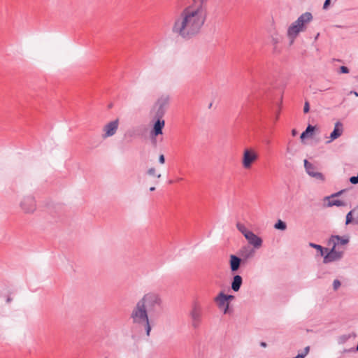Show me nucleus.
<instances>
[{
    "label": "nucleus",
    "instance_id": "f257e3e1",
    "mask_svg": "<svg viewBox=\"0 0 358 358\" xmlns=\"http://www.w3.org/2000/svg\"><path fill=\"white\" fill-rule=\"evenodd\" d=\"M206 11L202 8H185L175 19L172 32L183 38L196 35L203 26Z\"/></svg>",
    "mask_w": 358,
    "mask_h": 358
},
{
    "label": "nucleus",
    "instance_id": "f03ea898",
    "mask_svg": "<svg viewBox=\"0 0 358 358\" xmlns=\"http://www.w3.org/2000/svg\"><path fill=\"white\" fill-rule=\"evenodd\" d=\"M162 299L156 292H148L136 303L130 317L134 324L143 327L148 336H150L152 327L148 313L155 314L162 308Z\"/></svg>",
    "mask_w": 358,
    "mask_h": 358
},
{
    "label": "nucleus",
    "instance_id": "7ed1b4c3",
    "mask_svg": "<svg viewBox=\"0 0 358 358\" xmlns=\"http://www.w3.org/2000/svg\"><path fill=\"white\" fill-rule=\"evenodd\" d=\"M313 20V15L310 12H306L301 15L298 19L292 23L287 31V36L292 45L300 32L304 31L306 25Z\"/></svg>",
    "mask_w": 358,
    "mask_h": 358
},
{
    "label": "nucleus",
    "instance_id": "20e7f679",
    "mask_svg": "<svg viewBox=\"0 0 358 358\" xmlns=\"http://www.w3.org/2000/svg\"><path fill=\"white\" fill-rule=\"evenodd\" d=\"M259 158L258 153L252 148H245L243 150L241 160L242 166L245 169H250L252 164L257 162Z\"/></svg>",
    "mask_w": 358,
    "mask_h": 358
},
{
    "label": "nucleus",
    "instance_id": "39448f33",
    "mask_svg": "<svg viewBox=\"0 0 358 358\" xmlns=\"http://www.w3.org/2000/svg\"><path fill=\"white\" fill-rule=\"evenodd\" d=\"M192 321V326L196 329L199 327L201 322L202 309L201 306L197 303H194L189 313Z\"/></svg>",
    "mask_w": 358,
    "mask_h": 358
},
{
    "label": "nucleus",
    "instance_id": "423d86ee",
    "mask_svg": "<svg viewBox=\"0 0 358 358\" xmlns=\"http://www.w3.org/2000/svg\"><path fill=\"white\" fill-rule=\"evenodd\" d=\"M20 206L22 210L27 214L33 213L36 208V201L32 196H24L20 203Z\"/></svg>",
    "mask_w": 358,
    "mask_h": 358
},
{
    "label": "nucleus",
    "instance_id": "0eeeda50",
    "mask_svg": "<svg viewBox=\"0 0 358 358\" xmlns=\"http://www.w3.org/2000/svg\"><path fill=\"white\" fill-rule=\"evenodd\" d=\"M343 255L344 251L338 250L336 247L333 245L332 248L324 257L323 262L324 264H329L333 262L339 261L343 258Z\"/></svg>",
    "mask_w": 358,
    "mask_h": 358
},
{
    "label": "nucleus",
    "instance_id": "6e6552de",
    "mask_svg": "<svg viewBox=\"0 0 358 358\" xmlns=\"http://www.w3.org/2000/svg\"><path fill=\"white\" fill-rule=\"evenodd\" d=\"M119 126V120L116 119L107 123L103 127L102 138L106 139L115 134Z\"/></svg>",
    "mask_w": 358,
    "mask_h": 358
},
{
    "label": "nucleus",
    "instance_id": "1a4fd4ad",
    "mask_svg": "<svg viewBox=\"0 0 358 358\" xmlns=\"http://www.w3.org/2000/svg\"><path fill=\"white\" fill-rule=\"evenodd\" d=\"M304 166L306 171V173L311 177L315 178L317 180H320L323 181L324 180V177L322 173L318 172L317 169L314 166L313 164L308 162L307 159L304 160Z\"/></svg>",
    "mask_w": 358,
    "mask_h": 358
},
{
    "label": "nucleus",
    "instance_id": "9d476101",
    "mask_svg": "<svg viewBox=\"0 0 358 358\" xmlns=\"http://www.w3.org/2000/svg\"><path fill=\"white\" fill-rule=\"evenodd\" d=\"M215 301L220 309L223 310L224 314L227 313L229 308V302L226 299V294L220 292L215 298Z\"/></svg>",
    "mask_w": 358,
    "mask_h": 358
},
{
    "label": "nucleus",
    "instance_id": "9b49d317",
    "mask_svg": "<svg viewBox=\"0 0 358 358\" xmlns=\"http://www.w3.org/2000/svg\"><path fill=\"white\" fill-rule=\"evenodd\" d=\"M169 102L170 96L167 94H164L159 97L156 102V106L158 108V113L163 115L166 108L169 106Z\"/></svg>",
    "mask_w": 358,
    "mask_h": 358
},
{
    "label": "nucleus",
    "instance_id": "f8f14e48",
    "mask_svg": "<svg viewBox=\"0 0 358 358\" xmlns=\"http://www.w3.org/2000/svg\"><path fill=\"white\" fill-rule=\"evenodd\" d=\"M248 243L256 248H259L262 245V240L260 237L257 236L252 231H250L244 236Z\"/></svg>",
    "mask_w": 358,
    "mask_h": 358
},
{
    "label": "nucleus",
    "instance_id": "ddd939ff",
    "mask_svg": "<svg viewBox=\"0 0 358 358\" xmlns=\"http://www.w3.org/2000/svg\"><path fill=\"white\" fill-rule=\"evenodd\" d=\"M349 236H340L338 235L336 236H331L329 240V243L332 244L335 247H337L338 245H347L349 243Z\"/></svg>",
    "mask_w": 358,
    "mask_h": 358
},
{
    "label": "nucleus",
    "instance_id": "4468645a",
    "mask_svg": "<svg viewBox=\"0 0 358 358\" xmlns=\"http://www.w3.org/2000/svg\"><path fill=\"white\" fill-rule=\"evenodd\" d=\"M343 124L340 122H337L335 124L334 129L331 132L329 136V140L327 141V143H331V141H334L335 139L339 138L342 134H343Z\"/></svg>",
    "mask_w": 358,
    "mask_h": 358
},
{
    "label": "nucleus",
    "instance_id": "2eb2a0df",
    "mask_svg": "<svg viewBox=\"0 0 358 358\" xmlns=\"http://www.w3.org/2000/svg\"><path fill=\"white\" fill-rule=\"evenodd\" d=\"M165 125V121L164 120L158 119L154 124L153 129L151 131V134L153 136H157L158 135L162 134V129Z\"/></svg>",
    "mask_w": 358,
    "mask_h": 358
},
{
    "label": "nucleus",
    "instance_id": "dca6fc26",
    "mask_svg": "<svg viewBox=\"0 0 358 358\" xmlns=\"http://www.w3.org/2000/svg\"><path fill=\"white\" fill-rule=\"evenodd\" d=\"M229 257L230 268L232 272H235L239 268L241 259L234 255H231Z\"/></svg>",
    "mask_w": 358,
    "mask_h": 358
},
{
    "label": "nucleus",
    "instance_id": "f3484780",
    "mask_svg": "<svg viewBox=\"0 0 358 358\" xmlns=\"http://www.w3.org/2000/svg\"><path fill=\"white\" fill-rule=\"evenodd\" d=\"M192 4L188 8H202L203 10L206 11V5L208 0H192Z\"/></svg>",
    "mask_w": 358,
    "mask_h": 358
},
{
    "label": "nucleus",
    "instance_id": "a211bd4d",
    "mask_svg": "<svg viewBox=\"0 0 358 358\" xmlns=\"http://www.w3.org/2000/svg\"><path fill=\"white\" fill-rule=\"evenodd\" d=\"M242 278L241 275H236L234 277L233 281L231 283V289L234 292H238L240 289V287L242 285Z\"/></svg>",
    "mask_w": 358,
    "mask_h": 358
},
{
    "label": "nucleus",
    "instance_id": "6ab92c4d",
    "mask_svg": "<svg viewBox=\"0 0 358 358\" xmlns=\"http://www.w3.org/2000/svg\"><path fill=\"white\" fill-rule=\"evenodd\" d=\"M315 130V127L308 125L306 129L301 134V139L303 140L308 136H311Z\"/></svg>",
    "mask_w": 358,
    "mask_h": 358
},
{
    "label": "nucleus",
    "instance_id": "aec40b11",
    "mask_svg": "<svg viewBox=\"0 0 358 358\" xmlns=\"http://www.w3.org/2000/svg\"><path fill=\"white\" fill-rule=\"evenodd\" d=\"M271 40L272 45L275 49L277 48L278 44L281 42L282 37L278 33H274L271 36Z\"/></svg>",
    "mask_w": 358,
    "mask_h": 358
},
{
    "label": "nucleus",
    "instance_id": "412c9836",
    "mask_svg": "<svg viewBox=\"0 0 358 358\" xmlns=\"http://www.w3.org/2000/svg\"><path fill=\"white\" fill-rule=\"evenodd\" d=\"M274 228L275 229L285 231L287 229V224L285 222L281 220H278L277 222L274 224Z\"/></svg>",
    "mask_w": 358,
    "mask_h": 358
},
{
    "label": "nucleus",
    "instance_id": "4be33fe9",
    "mask_svg": "<svg viewBox=\"0 0 358 358\" xmlns=\"http://www.w3.org/2000/svg\"><path fill=\"white\" fill-rule=\"evenodd\" d=\"M147 174L150 176L156 177L157 178L159 179L162 177L161 173H157V170L155 167H150L147 171Z\"/></svg>",
    "mask_w": 358,
    "mask_h": 358
},
{
    "label": "nucleus",
    "instance_id": "5701e85b",
    "mask_svg": "<svg viewBox=\"0 0 358 358\" xmlns=\"http://www.w3.org/2000/svg\"><path fill=\"white\" fill-rule=\"evenodd\" d=\"M345 206V203L338 199H333L329 201L328 206Z\"/></svg>",
    "mask_w": 358,
    "mask_h": 358
},
{
    "label": "nucleus",
    "instance_id": "b1692460",
    "mask_svg": "<svg viewBox=\"0 0 358 358\" xmlns=\"http://www.w3.org/2000/svg\"><path fill=\"white\" fill-rule=\"evenodd\" d=\"M236 228L238 229V230L245 236V234H247L248 232L250 231V230H248L244 224L240 223V222H238L236 224Z\"/></svg>",
    "mask_w": 358,
    "mask_h": 358
},
{
    "label": "nucleus",
    "instance_id": "393cba45",
    "mask_svg": "<svg viewBox=\"0 0 358 358\" xmlns=\"http://www.w3.org/2000/svg\"><path fill=\"white\" fill-rule=\"evenodd\" d=\"M309 246L319 250L320 253L322 256L324 255V249L321 245H317L315 243H310Z\"/></svg>",
    "mask_w": 358,
    "mask_h": 358
},
{
    "label": "nucleus",
    "instance_id": "a878e982",
    "mask_svg": "<svg viewBox=\"0 0 358 358\" xmlns=\"http://www.w3.org/2000/svg\"><path fill=\"white\" fill-rule=\"evenodd\" d=\"M352 213H353V211H352V210H351V211H350V212L347 214V215H346L345 224H349L350 223H351V222H352V219H353Z\"/></svg>",
    "mask_w": 358,
    "mask_h": 358
},
{
    "label": "nucleus",
    "instance_id": "bb28decb",
    "mask_svg": "<svg viewBox=\"0 0 358 358\" xmlns=\"http://www.w3.org/2000/svg\"><path fill=\"white\" fill-rule=\"evenodd\" d=\"M341 286V282L338 280H334L333 282V287L335 290L338 289Z\"/></svg>",
    "mask_w": 358,
    "mask_h": 358
},
{
    "label": "nucleus",
    "instance_id": "cd10ccee",
    "mask_svg": "<svg viewBox=\"0 0 358 358\" xmlns=\"http://www.w3.org/2000/svg\"><path fill=\"white\" fill-rule=\"evenodd\" d=\"M309 110H310L309 103L308 101H306L305 103H304L303 112L305 113H307L309 112Z\"/></svg>",
    "mask_w": 358,
    "mask_h": 358
},
{
    "label": "nucleus",
    "instance_id": "c85d7f7f",
    "mask_svg": "<svg viewBox=\"0 0 358 358\" xmlns=\"http://www.w3.org/2000/svg\"><path fill=\"white\" fill-rule=\"evenodd\" d=\"M340 71L342 73H349V69L346 66H342L340 68Z\"/></svg>",
    "mask_w": 358,
    "mask_h": 358
},
{
    "label": "nucleus",
    "instance_id": "c756f323",
    "mask_svg": "<svg viewBox=\"0 0 358 358\" xmlns=\"http://www.w3.org/2000/svg\"><path fill=\"white\" fill-rule=\"evenodd\" d=\"M309 350L310 348L308 346L304 348L303 352L300 354L301 355H303V358H304L308 355V353L309 352Z\"/></svg>",
    "mask_w": 358,
    "mask_h": 358
},
{
    "label": "nucleus",
    "instance_id": "7c9ffc66",
    "mask_svg": "<svg viewBox=\"0 0 358 358\" xmlns=\"http://www.w3.org/2000/svg\"><path fill=\"white\" fill-rule=\"evenodd\" d=\"M159 162L162 164H164L165 162V157L164 155H160L159 157Z\"/></svg>",
    "mask_w": 358,
    "mask_h": 358
},
{
    "label": "nucleus",
    "instance_id": "2f4dec72",
    "mask_svg": "<svg viewBox=\"0 0 358 358\" xmlns=\"http://www.w3.org/2000/svg\"><path fill=\"white\" fill-rule=\"evenodd\" d=\"M234 299V296H232V295H227L226 294V299L228 302H229L230 301L233 300Z\"/></svg>",
    "mask_w": 358,
    "mask_h": 358
},
{
    "label": "nucleus",
    "instance_id": "473e14b6",
    "mask_svg": "<svg viewBox=\"0 0 358 358\" xmlns=\"http://www.w3.org/2000/svg\"><path fill=\"white\" fill-rule=\"evenodd\" d=\"M343 191H344V190H341V191H340V192H336V193H335V194H332V195L331 196V198H333V197H335V196H340V195L343 193Z\"/></svg>",
    "mask_w": 358,
    "mask_h": 358
},
{
    "label": "nucleus",
    "instance_id": "72a5a7b5",
    "mask_svg": "<svg viewBox=\"0 0 358 358\" xmlns=\"http://www.w3.org/2000/svg\"><path fill=\"white\" fill-rule=\"evenodd\" d=\"M242 255H244V257L245 258H250V257H252V252H250L246 253L245 255L243 253H242Z\"/></svg>",
    "mask_w": 358,
    "mask_h": 358
},
{
    "label": "nucleus",
    "instance_id": "f704fd0d",
    "mask_svg": "<svg viewBox=\"0 0 358 358\" xmlns=\"http://www.w3.org/2000/svg\"><path fill=\"white\" fill-rule=\"evenodd\" d=\"M329 2H330V0H326L324 3V6H323V8L324 9H326L328 6V5L329 4Z\"/></svg>",
    "mask_w": 358,
    "mask_h": 358
},
{
    "label": "nucleus",
    "instance_id": "c9c22d12",
    "mask_svg": "<svg viewBox=\"0 0 358 358\" xmlns=\"http://www.w3.org/2000/svg\"><path fill=\"white\" fill-rule=\"evenodd\" d=\"M292 136H296V134H297V131H296V129H292Z\"/></svg>",
    "mask_w": 358,
    "mask_h": 358
},
{
    "label": "nucleus",
    "instance_id": "e433bc0d",
    "mask_svg": "<svg viewBox=\"0 0 358 358\" xmlns=\"http://www.w3.org/2000/svg\"><path fill=\"white\" fill-rule=\"evenodd\" d=\"M350 94H355L356 96H358V93H357V92H355V91H351V92H350Z\"/></svg>",
    "mask_w": 358,
    "mask_h": 358
},
{
    "label": "nucleus",
    "instance_id": "4c0bfd02",
    "mask_svg": "<svg viewBox=\"0 0 358 358\" xmlns=\"http://www.w3.org/2000/svg\"><path fill=\"white\" fill-rule=\"evenodd\" d=\"M260 345H261V346H262V347H264V348L266 347V343H264V342H262V343H260Z\"/></svg>",
    "mask_w": 358,
    "mask_h": 358
},
{
    "label": "nucleus",
    "instance_id": "58836bf2",
    "mask_svg": "<svg viewBox=\"0 0 358 358\" xmlns=\"http://www.w3.org/2000/svg\"><path fill=\"white\" fill-rule=\"evenodd\" d=\"M182 180H183V178H178L176 179V181H177V182H180V181H182Z\"/></svg>",
    "mask_w": 358,
    "mask_h": 358
},
{
    "label": "nucleus",
    "instance_id": "ea45409f",
    "mask_svg": "<svg viewBox=\"0 0 358 358\" xmlns=\"http://www.w3.org/2000/svg\"><path fill=\"white\" fill-rule=\"evenodd\" d=\"M155 189V187H151L150 188V191H154Z\"/></svg>",
    "mask_w": 358,
    "mask_h": 358
},
{
    "label": "nucleus",
    "instance_id": "a19ab883",
    "mask_svg": "<svg viewBox=\"0 0 358 358\" xmlns=\"http://www.w3.org/2000/svg\"><path fill=\"white\" fill-rule=\"evenodd\" d=\"M10 301H11L10 298V297H8V298L7 299V302H10Z\"/></svg>",
    "mask_w": 358,
    "mask_h": 358
},
{
    "label": "nucleus",
    "instance_id": "79ce46f5",
    "mask_svg": "<svg viewBox=\"0 0 358 358\" xmlns=\"http://www.w3.org/2000/svg\"><path fill=\"white\" fill-rule=\"evenodd\" d=\"M319 36V34H317V36H315V39H317Z\"/></svg>",
    "mask_w": 358,
    "mask_h": 358
},
{
    "label": "nucleus",
    "instance_id": "37998d69",
    "mask_svg": "<svg viewBox=\"0 0 358 358\" xmlns=\"http://www.w3.org/2000/svg\"><path fill=\"white\" fill-rule=\"evenodd\" d=\"M105 358H107V357H105Z\"/></svg>",
    "mask_w": 358,
    "mask_h": 358
}]
</instances>
